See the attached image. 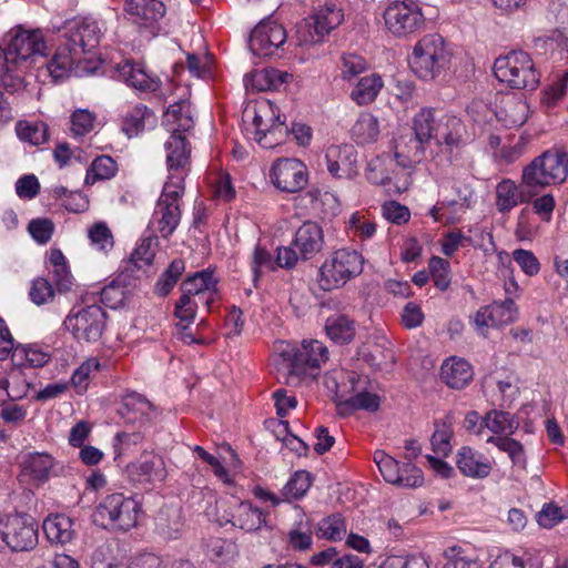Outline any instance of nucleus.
Returning <instances> with one entry per match:
<instances>
[{
	"instance_id": "680f3d73",
	"label": "nucleus",
	"mask_w": 568,
	"mask_h": 568,
	"mask_svg": "<svg viewBox=\"0 0 568 568\" xmlns=\"http://www.w3.org/2000/svg\"><path fill=\"white\" fill-rule=\"evenodd\" d=\"M236 552V545L232 540L211 538L206 544V554L212 560L227 562Z\"/></svg>"
},
{
	"instance_id": "39448f33",
	"label": "nucleus",
	"mask_w": 568,
	"mask_h": 568,
	"mask_svg": "<svg viewBox=\"0 0 568 568\" xmlns=\"http://www.w3.org/2000/svg\"><path fill=\"white\" fill-rule=\"evenodd\" d=\"M409 67L423 81L444 79L452 71L453 52L440 34H425L413 47Z\"/></svg>"
},
{
	"instance_id": "a211bd4d",
	"label": "nucleus",
	"mask_w": 568,
	"mask_h": 568,
	"mask_svg": "<svg viewBox=\"0 0 568 568\" xmlns=\"http://www.w3.org/2000/svg\"><path fill=\"white\" fill-rule=\"evenodd\" d=\"M287 39L284 27L276 21H261L252 31L248 47L251 52L261 58L276 55Z\"/></svg>"
},
{
	"instance_id": "3c124183",
	"label": "nucleus",
	"mask_w": 568,
	"mask_h": 568,
	"mask_svg": "<svg viewBox=\"0 0 568 568\" xmlns=\"http://www.w3.org/2000/svg\"><path fill=\"white\" fill-rule=\"evenodd\" d=\"M347 532V525L341 514H332L322 518L316 527L318 538L331 541L342 540Z\"/></svg>"
},
{
	"instance_id": "f8f14e48",
	"label": "nucleus",
	"mask_w": 568,
	"mask_h": 568,
	"mask_svg": "<svg viewBox=\"0 0 568 568\" xmlns=\"http://www.w3.org/2000/svg\"><path fill=\"white\" fill-rule=\"evenodd\" d=\"M183 193L184 186H181V178L164 183L151 220L154 231L163 237H169L180 223V201Z\"/></svg>"
},
{
	"instance_id": "a19ab883",
	"label": "nucleus",
	"mask_w": 568,
	"mask_h": 568,
	"mask_svg": "<svg viewBox=\"0 0 568 568\" xmlns=\"http://www.w3.org/2000/svg\"><path fill=\"white\" fill-rule=\"evenodd\" d=\"M182 527L183 521L180 507L166 506L160 509L155 517V529L164 539L179 538Z\"/></svg>"
},
{
	"instance_id": "4d7b16f0",
	"label": "nucleus",
	"mask_w": 568,
	"mask_h": 568,
	"mask_svg": "<svg viewBox=\"0 0 568 568\" xmlns=\"http://www.w3.org/2000/svg\"><path fill=\"white\" fill-rule=\"evenodd\" d=\"M131 291L121 281H113L101 291V302L113 310L123 307L130 298Z\"/></svg>"
},
{
	"instance_id": "8fccbe9b",
	"label": "nucleus",
	"mask_w": 568,
	"mask_h": 568,
	"mask_svg": "<svg viewBox=\"0 0 568 568\" xmlns=\"http://www.w3.org/2000/svg\"><path fill=\"white\" fill-rule=\"evenodd\" d=\"M346 229L353 237L367 241L376 234L377 224L367 213L357 211L351 214Z\"/></svg>"
},
{
	"instance_id": "c03bdc74",
	"label": "nucleus",
	"mask_w": 568,
	"mask_h": 568,
	"mask_svg": "<svg viewBox=\"0 0 568 568\" xmlns=\"http://www.w3.org/2000/svg\"><path fill=\"white\" fill-rule=\"evenodd\" d=\"M352 138L357 144H371L377 141L381 129L378 119L369 112H362L352 126Z\"/></svg>"
},
{
	"instance_id": "5701e85b",
	"label": "nucleus",
	"mask_w": 568,
	"mask_h": 568,
	"mask_svg": "<svg viewBox=\"0 0 568 568\" xmlns=\"http://www.w3.org/2000/svg\"><path fill=\"white\" fill-rule=\"evenodd\" d=\"M327 171L336 179H354L358 174L357 151L352 144H332L325 151Z\"/></svg>"
},
{
	"instance_id": "b1692460",
	"label": "nucleus",
	"mask_w": 568,
	"mask_h": 568,
	"mask_svg": "<svg viewBox=\"0 0 568 568\" xmlns=\"http://www.w3.org/2000/svg\"><path fill=\"white\" fill-rule=\"evenodd\" d=\"M115 74L119 80L141 92H154L161 85L160 79L142 62L124 60L116 64Z\"/></svg>"
},
{
	"instance_id": "6ab92c4d",
	"label": "nucleus",
	"mask_w": 568,
	"mask_h": 568,
	"mask_svg": "<svg viewBox=\"0 0 568 568\" xmlns=\"http://www.w3.org/2000/svg\"><path fill=\"white\" fill-rule=\"evenodd\" d=\"M176 101L172 100L163 115V125L174 135H183L194 128V112L189 101L190 90L186 85H176Z\"/></svg>"
},
{
	"instance_id": "423d86ee",
	"label": "nucleus",
	"mask_w": 568,
	"mask_h": 568,
	"mask_svg": "<svg viewBox=\"0 0 568 568\" xmlns=\"http://www.w3.org/2000/svg\"><path fill=\"white\" fill-rule=\"evenodd\" d=\"M217 283V278L209 270L187 276L181 285L182 295L175 304V316L181 322L192 323L199 304L211 311L219 298Z\"/></svg>"
},
{
	"instance_id": "dca6fc26",
	"label": "nucleus",
	"mask_w": 568,
	"mask_h": 568,
	"mask_svg": "<svg viewBox=\"0 0 568 568\" xmlns=\"http://www.w3.org/2000/svg\"><path fill=\"white\" fill-rule=\"evenodd\" d=\"M373 459L383 478L395 486L403 488H416L424 484L422 469L412 463L400 465L395 458L384 450H376Z\"/></svg>"
},
{
	"instance_id": "774afa93",
	"label": "nucleus",
	"mask_w": 568,
	"mask_h": 568,
	"mask_svg": "<svg viewBox=\"0 0 568 568\" xmlns=\"http://www.w3.org/2000/svg\"><path fill=\"white\" fill-rule=\"evenodd\" d=\"M121 561L115 556L114 549L110 544L99 546L92 554V568H119Z\"/></svg>"
},
{
	"instance_id": "412c9836",
	"label": "nucleus",
	"mask_w": 568,
	"mask_h": 568,
	"mask_svg": "<svg viewBox=\"0 0 568 568\" xmlns=\"http://www.w3.org/2000/svg\"><path fill=\"white\" fill-rule=\"evenodd\" d=\"M465 126L459 118L454 114L440 112L438 116V133L436 144L443 152H447V160L453 162L457 159L460 148L464 144Z\"/></svg>"
},
{
	"instance_id": "79ce46f5",
	"label": "nucleus",
	"mask_w": 568,
	"mask_h": 568,
	"mask_svg": "<svg viewBox=\"0 0 568 568\" xmlns=\"http://www.w3.org/2000/svg\"><path fill=\"white\" fill-rule=\"evenodd\" d=\"M121 414L130 423H141L152 417L153 405L141 394L129 393L122 399Z\"/></svg>"
},
{
	"instance_id": "4468645a",
	"label": "nucleus",
	"mask_w": 568,
	"mask_h": 568,
	"mask_svg": "<svg viewBox=\"0 0 568 568\" xmlns=\"http://www.w3.org/2000/svg\"><path fill=\"white\" fill-rule=\"evenodd\" d=\"M38 544V523L27 514H14L0 521V550L29 551Z\"/></svg>"
},
{
	"instance_id": "5fc2aeb1",
	"label": "nucleus",
	"mask_w": 568,
	"mask_h": 568,
	"mask_svg": "<svg viewBox=\"0 0 568 568\" xmlns=\"http://www.w3.org/2000/svg\"><path fill=\"white\" fill-rule=\"evenodd\" d=\"M101 368L100 361L97 357L85 359L72 374L70 384L74 390L82 395L87 392L92 374Z\"/></svg>"
},
{
	"instance_id": "a18cd8bd",
	"label": "nucleus",
	"mask_w": 568,
	"mask_h": 568,
	"mask_svg": "<svg viewBox=\"0 0 568 568\" xmlns=\"http://www.w3.org/2000/svg\"><path fill=\"white\" fill-rule=\"evenodd\" d=\"M483 423L485 428L490 430L493 434L503 435L501 437H509L519 426V422L514 415L497 409L488 412L484 416Z\"/></svg>"
},
{
	"instance_id": "e2e57ef3",
	"label": "nucleus",
	"mask_w": 568,
	"mask_h": 568,
	"mask_svg": "<svg viewBox=\"0 0 568 568\" xmlns=\"http://www.w3.org/2000/svg\"><path fill=\"white\" fill-rule=\"evenodd\" d=\"M158 246L155 236L142 239L131 254V261L138 267L148 266L153 262Z\"/></svg>"
},
{
	"instance_id": "09e8293b",
	"label": "nucleus",
	"mask_w": 568,
	"mask_h": 568,
	"mask_svg": "<svg viewBox=\"0 0 568 568\" xmlns=\"http://www.w3.org/2000/svg\"><path fill=\"white\" fill-rule=\"evenodd\" d=\"M327 336L336 344L349 343L355 335L354 323L345 315H333L326 320Z\"/></svg>"
},
{
	"instance_id": "2eb2a0df",
	"label": "nucleus",
	"mask_w": 568,
	"mask_h": 568,
	"mask_svg": "<svg viewBox=\"0 0 568 568\" xmlns=\"http://www.w3.org/2000/svg\"><path fill=\"white\" fill-rule=\"evenodd\" d=\"M106 314L97 304L72 310L64 321L67 329L79 342H98L105 327Z\"/></svg>"
},
{
	"instance_id": "a878e982",
	"label": "nucleus",
	"mask_w": 568,
	"mask_h": 568,
	"mask_svg": "<svg viewBox=\"0 0 568 568\" xmlns=\"http://www.w3.org/2000/svg\"><path fill=\"white\" fill-rule=\"evenodd\" d=\"M166 151L168 181L173 182L181 178V186H184V179L190 162V150L184 135L171 134L164 144Z\"/></svg>"
},
{
	"instance_id": "58836bf2",
	"label": "nucleus",
	"mask_w": 568,
	"mask_h": 568,
	"mask_svg": "<svg viewBox=\"0 0 568 568\" xmlns=\"http://www.w3.org/2000/svg\"><path fill=\"white\" fill-rule=\"evenodd\" d=\"M292 75L286 71L273 68L255 71L251 78L245 79V87L250 85L256 91L281 90Z\"/></svg>"
},
{
	"instance_id": "49530a36",
	"label": "nucleus",
	"mask_w": 568,
	"mask_h": 568,
	"mask_svg": "<svg viewBox=\"0 0 568 568\" xmlns=\"http://www.w3.org/2000/svg\"><path fill=\"white\" fill-rule=\"evenodd\" d=\"M131 477L138 481H163L166 478V470L161 458L143 460L132 464L129 467Z\"/></svg>"
},
{
	"instance_id": "bb28decb",
	"label": "nucleus",
	"mask_w": 568,
	"mask_h": 568,
	"mask_svg": "<svg viewBox=\"0 0 568 568\" xmlns=\"http://www.w3.org/2000/svg\"><path fill=\"white\" fill-rule=\"evenodd\" d=\"M123 10L129 20L145 28L153 27L166 12L161 0H125Z\"/></svg>"
},
{
	"instance_id": "2f4dec72",
	"label": "nucleus",
	"mask_w": 568,
	"mask_h": 568,
	"mask_svg": "<svg viewBox=\"0 0 568 568\" xmlns=\"http://www.w3.org/2000/svg\"><path fill=\"white\" fill-rule=\"evenodd\" d=\"M440 376L447 386L460 389L473 381L474 371L465 358L452 356L442 364Z\"/></svg>"
},
{
	"instance_id": "603ef678",
	"label": "nucleus",
	"mask_w": 568,
	"mask_h": 568,
	"mask_svg": "<svg viewBox=\"0 0 568 568\" xmlns=\"http://www.w3.org/2000/svg\"><path fill=\"white\" fill-rule=\"evenodd\" d=\"M454 435L453 423L449 417L440 422H436L435 430L432 436V447L435 454L446 457L452 452V437Z\"/></svg>"
},
{
	"instance_id": "37998d69",
	"label": "nucleus",
	"mask_w": 568,
	"mask_h": 568,
	"mask_svg": "<svg viewBox=\"0 0 568 568\" xmlns=\"http://www.w3.org/2000/svg\"><path fill=\"white\" fill-rule=\"evenodd\" d=\"M155 123L153 112L145 105L138 104L126 112L123 118L122 130L128 138L139 135L148 125Z\"/></svg>"
},
{
	"instance_id": "69168bd1",
	"label": "nucleus",
	"mask_w": 568,
	"mask_h": 568,
	"mask_svg": "<svg viewBox=\"0 0 568 568\" xmlns=\"http://www.w3.org/2000/svg\"><path fill=\"white\" fill-rule=\"evenodd\" d=\"M428 268L435 286L440 291H445L450 284L449 263L439 256H432L428 262Z\"/></svg>"
},
{
	"instance_id": "052dcab7",
	"label": "nucleus",
	"mask_w": 568,
	"mask_h": 568,
	"mask_svg": "<svg viewBox=\"0 0 568 568\" xmlns=\"http://www.w3.org/2000/svg\"><path fill=\"white\" fill-rule=\"evenodd\" d=\"M17 134L20 140L29 142L32 145H40L48 140L47 124L40 121L19 122L17 124Z\"/></svg>"
},
{
	"instance_id": "de8ad7c7",
	"label": "nucleus",
	"mask_w": 568,
	"mask_h": 568,
	"mask_svg": "<svg viewBox=\"0 0 568 568\" xmlns=\"http://www.w3.org/2000/svg\"><path fill=\"white\" fill-rule=\"evenodd\" d=\"M49 359V353L37 345H19L12 353V364L18 367H41Z\"/></svg>"
},
{
	"instance_id": "20e7f679",
	"label": "nucleus",
	"mask_w": 568,
	"mask_h": 568,
	"mask_svg": "<svg viewBox=\"0 0 568 568\" xmlns=\"http://www.w3.org/2000/svg\"><path fill=\"white\" fill-rule=\"evenodd\" d=\"M568 178V151L554 146L532 159L521 171V187L538 195L547 187L558 186Z\"/></svg>"
},
{
	"instance_id": "f704fd0d",
	"label": "nucleus",
	"mask_w": 568,
	"mask_h": 568,
	"mask_svg": "<svg viewBox=\"0 0 568 568\" xmlns=\"http://www.w3.org/2000/svg\"><path fill=\"white\" fill-rule=\"evenodd\" d=\"M29 388L30 384L18 366L10 368L6 374H0V403L22 399Z\"/></svg>"
},
{
	"instance_id": "1a4fd4ad",
	"label": "nucleus",
	"mask_w": 568,
	"mask_h": 568,
	"mask_svg": "<svg viewBox=\"0 0 568 568\" xmlns=\"http://www.w3.org/2000/svg\"><path fill=\"white\" fill-rule=\"evenodd\" d=\"M363 255L349 248H341L331 253L320 268V286L331 291L344 286L363 272Z\"/></svg>"
},
{
	"instance_id": "aec40b11",
	"label": "nucleus",
	"mask_w": 568,
	"mask_h": 568,
	"mask_svg": "<svg viewBox=\"0 0 568 568\" xmlns=\"http://www.w3.org/2000/svg\"><path fill=\"white\" fill-rule=\"evenodd\" d=\"M273 185L283 192L294 193L307 183V169L297 159H280L271 168Z\"/></svg>"
},
{
	"instance_id": "bf43d9fd",
	"label": "nucleus",
	"mask_w": 568,
	"mask_h": 568,
	"mask_svg": "<svg viewBox=\"0 0 568 568\" xmlns=\"http://www.w3.org/2000/svg\"><path fill=\"white\" fill-rule=\"evenodd\" d=\"M566 518H568V505L560 506L554 500L546 503L536 515L539 526L548 529L555 527Z\"/></svg>"
},
{
	"instance_id": "6e6d98bb",
	"label": "nucleus",
	"mask_w": 568,
	"mask_h": 568,
	"mask_svg": "<svg viewBox=\"0 0 568 568\" xmlns=\"http://www.w3.org/2000/svg\"><path fill=\"white\" fill-rule=\"evenodd\" d=\"M88 237L92 250L108 254L114 245L111 230L104 222H97L88 229Z\"/></svg>"
},
{
	"instance_id": "ea45409f",
	"label": "nucleus",
	"mask_w": 568,
	"mask_h": 568,
	"mask_svg": "<svg viewBox=\"0 0 568 568\" xmlns=\"http://www.w3.org/2000/svg\"><path fill=\"white\" fill-rule=\"evenodd\" d=\"M383 87L384 81L379 74H366L356 81L349 97L357 105H367L375 101Z\"/></svg>"
},
{
	"instance_id": "c756f323",
	"label": "nucleus",
	"mask_w": 568,
	"mask_h": 568,
	"mask_svg": "<svg viewBox=\"0 0 568 568\" xmlns=\"http://www.w3.org/2000/svg\"><path fill=\"white\" fill-rule=\"evenodd\" d=\"M55 464L54 458L45 453L28 455L21 463V481L28 480L36 485L43 484L48 480Z\"/></svg>"
},
{
	"instance_id": "6e6552de",
	"label": "nucleus",
	"mask_w": 568,
	"mask_h": 568,
	"mask_svg": "<svg viewBox=\"0 0 568 568\" xmlns=\"http://www.w3.org/2000/svg\"><path fill=\"white\" fill-rule=\"evenodd\" d=\"M494 74L499 82L518 90H532L540 81V73L531 57L521 50L499 55L494 62Z\"/></svg>"
},
{
	"instance_id": "4be33fe9",
	"label": "nucleus",
	"mask_w": 568,
	"mask_h": 568,
	"mask_svg": "<svg viewBox=\"0 0 568 568\" xmlns=\"http://www.w3.org/2000/svg\"><path fill=\"white\" fill-rule=\"evenodd\" d=\"M517 308L513 300L507 298L503 302H494L490 305L480 307L474 315L473 324L475 329L486 335L489 327H498L510 324L515 321Z\"/></svg>"
},
{
	"instance_id": "0e129e2a",
	"label": "nucleus",
	"mask_w": 568,
	"mask_h": 568,
	"mask_svg": "<svg viewBox=\"0 0 568 568\" xmlns=\"http://www.w3.org/2000/svg\"><path fill=\"white\" fill-rule=\"evenodd\" d=\"M367 68L366 61L364 58L357 55V54H344L341 58V78L344 81L352 82L354 79H356L359 74L365 72Z\"/></svg>"
},
{
	"instance_id": "4c0bfd02",
	"label": "nucleus",
	"mask_w": 568,
	"mask_h": 568,
	"mask_svg": "<svg viewBox=\"0 0 568 568\" xmlns=\"http://www.w3.org/2000/svg\"><path fill=\"white\" fill-rule=\"evenodd\" d=\"M42 527L48 540L52 544L64 545L73 539L72 519L63 514L48 516Z\"/></svg>"
},
{
	"instance_id": "9d476101",
	"label": "nucleus",
	"mask_w": 568,
	"mask_h": 568,
	"mask_svg": "<svg viewBox=\"0 0 568 568\" xmlns=\"http://www.w3.org/2000/svg\"><path fill=\"white\" fill-rule=\"evenodd\" d=\"M383 21L392 37L408 39L424 28L426 18L418 1L394 0L386 6Z\"/></svg>"
},
{
	"instance_id": "338daca9",
	"label": "nucleus",
	"mask_w": 568,
	"mask_h": 568,
	"mask_svg": "<svg viewBox=\"0 0 568 568\" xmlns=\"http://www.w3.org/2000/svg\"><path fill=\"white\" fill-rule=\"evenodd\" d=\"M185 270L184 262L182 260H173L169 265L168 270L160 277L156 283V291L161 295H166L178 283L180 276Z\"/></svg>"
},
{
	"instance_id": "864d4df0",
	"label": "nucleus",
	"mask_w": 568,
	"mask_h": 568,
	"mask_svg": "<svg viewBox=\"0 0 568 568\" xmlns=\"http://www.w3.org/2000/svg\"><path fill=\"white\" fill-rule=\"evenodd\" d=\"M116 171L118 165L111 156H98L88 169L84 183L91 185L97 181L109 180L115 175Z\"/></svg>"
},
{
	"instance_id": "393cba45",
	"label": "nucleus",
	"mask_w": 568,
	"mask_h": 568,
	"mask_svg": "<svg viewBox=\"0 0 568 568\" xmlns=\"http://www.w3.org/2000/svg\"><path fill=\"white\" fill-rule=\"evenodd\" d=\"M397 166L399 165L394 156L388 154L376 156L367 164L366 179L373 184L387 186L388 192H400L407 186L398 183Z\"/></svg>"
},
{
	"instance_id": "13d9d810",
	"label": "nucleus",
	"mask_w": 568,
	"mask_h": 568,
	"mask_svg": "<svg viewBox=\"0 0 568 568\" xmlns=\"http://www.w3.org/2000/svg\"><path fill=\"white\" fill-rule=\"evenodd\" d=\"M486 442L488 444L495 445L501 452H505L515 466H518L520 468H524L526 466V455L524 446L519 442L510 437L500 436H490L487 438Z\"/></svg>"
},
{
	"instance_id": "e433bc0d",
	"label": "nucleus",
	"mask_w": 568,
	"mask_h": 568,
	"mask_svg": "<svg viewBox=\"0 0 568 568\" xmlns=\"http://www.w3.org/2000/svg\"><path fill=\"white\" fill-rule=\"evenodd\" d=\"M417 136H399L395 140L394 158L400 168L409 166L412 163L419 162L425 158L426 143L417 144Z\"/></svg>"
},
{
	"instance_id": "f3484780",
	"label": "nucleus",
	"mask_w": 568,
	"mask_h": 568,
	"mask_svg": "<svg viewBox=\"0 0 568 568\" xmlns=\"http://www.w3.org/2000/svg\"><path fill=\"white\" fill-rule=\"evenodd\" d=\"M7 48L9 50V60L12 61L19 70L29 59H34L43 54L45 41L41 30L18 28L10 32Z\"/></svg>"
},
{
	"instance_id": "72a5a7b5",
	"label": "nucleus",
	"mask_w": 568,
	"mask_h": 568,
	"mask_svg": "<svg viewBox=\"0 0 568 568\" xmlns=\"http://www.w3.org/2000/svg\"><path fill=\"white\" fill-rule=\"evenodd\" d=\"M495 114L505 126L518 128L527 121L529 106L521 98L509 94L503 99Z\"/></svg>"
},
{
	"instance_id": "ddd939ff",
	"label": "nucleus",
	"mask_w": 568,
	"mask_h": 568,
	"mask_svg": "<svg viewBox=\"0 0 568 568\" xmlns=\"http://www.w3.org/2000/svg\"><path fill=\"white\" fill-rule=\"evenodd\" d=\"M141 514L138 499H102L92 514L97 526L129 530L136 526Z\"/></svg>"
},
{
	"instance_id": "0eeeda50",
	"label": "nucleus",
	"mask_w": 568,
	"mask_h": 568,
	"mask_svg": "<svg viewBox=\"0 0 568 568\" xmlns=\"http://www.w3.org/2000/svg\"><path fill=\"white\" fill-rule=\"evenodd\" d=\"M252 114V129L247 134L264 149L280 144L288 132L285 120H282L280 109L270 100L257 101L253 108L245 111V116Z\"/></svg>"
},
{
	"instance_id": "473e14b6",
	"label": "nucleus",
	"mask_w": 568,
	"mask_h": 568,
	"mask_svg": "<svg viewBox=\"0 0 568 568\" xmlns=\"http://www.w3.org/2000/svg\"><path fill=\"white\" fill-rule=\"evenodd\" d=\"M536 195L520 189L513 180L504 179L496 185V207L500 213H508L520 203H528Z\"/></svg>"
},
{
	"instance_id": "cd10ccee",
	"label": "nucleus",
	"mask_w": 568,
	"mask_h": 568,
	"mask_svg": "<svg viewBox=\"0 0 568 568\" xmlns=\"http://www.w3.org/2000/svg\"><path fill=\"white\" fill-rule=\"evenodd\" d=\"M456 465L467 477L485 478L491 471V462L471 447L463 446L456 454Z\"/></svg>"
},
{
	"instance_id": "c9c22d12",
	"label": "nucleus",
	"mask_w": 568,
	"mask_h": 568,
	"mask_svg": "<svg viewBox=\"0 0 568 568\" xmlns=\"http://www.w3.org/2000/svg\"><path fill=\"white\" fill-rule=\"evenodd\" d=\"M440 112L432 108L420 109L412 119V129L417 136V144L436 140L438 133V116Z\"/></svg>"
},
{
	"instance_id": "7c9ffc66",
	"label": "nucleus",
	"mask_w": 568,
	"mask_h": 568,
	"mask_svg": "<svg viewBox=\"0 0 568 568\" xmlns=\"http://www.w3.org/2000/svg\"><path fill=\"white\" fill-rule=\"evenodd\" d=\"M229 521L243 530L253 531L266 523V513L251 500L242 499L234 507Z\"/></svg>"
},
{
	"instance_id": "f257e3e1",
	"label": "nucleus",
	"mask_w": 568,
	"mask_h": 568,
	"mask_svg": "<svg viewBox=\"0 0 568 568\" xmlns=\"http://www.w3.org/2000/svg\"><path fill=\"white\" fill-rule=\"evenodd\" d=\"M101 28L94 19L73 20L67 24L64 41L58 47L53 57L45 64V72L53 82L63 80L74 73L82 77L95 70L88 68L87 54L99 45Z\"/></svg>"
},
{
	"instance_id": "c85d7f7f",
	"label": "nucleus",
	"mask_w": 568,
	"mask_h": 568,
	"mask_svg": "<svg viewBox=\"0 0 568 568\" xmlns=\"http://www.w3.org/2000/svg\"><path fill=\"white\" fill-rule=\"evenodd\" d=\"M324 243L323 231L315 222H305L295 233L292 242L300 256L308 260L317 254Z\"/></svg>"
},
{
	"instance_id": "9b49d317",
	"label": "nucleus",
	"mask_w": 568,
	"mask_h": 568,
	"mask_svg": "<svg viewBox=\"0 0 568 568\" xmlns=\"http://www.w3.org/2000/svg\"><path fill=\"white\" fill-rule=\"evenodd\" d=\"M342 9L333 1L318 6L314 13L296 26V38L300 45L316 44L343 21Z\"/></svg>"
},
{
	"instance_id": "7ed1b4c3",
	"label": "nucleus",
	"mask_w": 568,
	"mask_h": 568,
	"mask_svg": "<svg viewBox=\"0 0 568 568\" xmlns=\"http://www.w3.org/2000/svg\"><path fill=\"white\" fill-rule=\"evenodd\" d=\"M326 387L335 394L336 408L339 415L346 416L357 409L376 412L381 398L374 393L364 389L366 377L355 372L335 369L325 375Z\"/></svg>"
},
{
	"instance_id": "f03ea898",
	"label": "nucleus",
	"mask_w": 568,
	"mask_h": 568,
	"mask_svg": "<svg viewBox=\"0 0 568 568\" xmlns=\"http://www.w3.org/2000/svg\"><path fill=\"white\" fill-rule=\"evenodd\" d=\"M327 359V347L316 339H305L301 346L280 342L272 358L277 372L291 385L298 384L304 377H315L321 365Z\"/></svg>"
}]
</instances>
